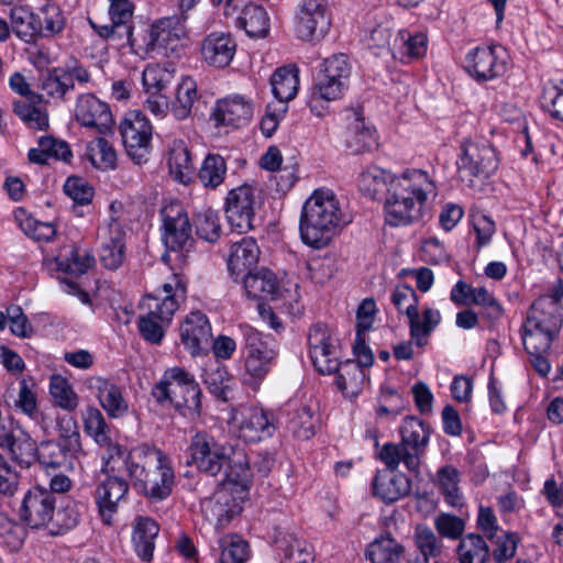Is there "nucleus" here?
<instances>
[{"label":"nucleus","mask_w":563,"mask_h":563,"mask_svg":"<svg viewBox=\"0 0 563 563\" xmlns=\"http://www.w3.org/2000/svg\"><path fill=\"white\" fill-rule=\"evenodd\" d=\"M189 451L200 472L217 476L224 471L225 479L241 487L251 482L250 460L239 443H220L207 432H198L191 438Z\"/></svg>","instance_id":"f257e3e1"},{"label":"nucleus","mask_w":563,"mask_h":563,"mask_svg":"<svg viewBox=\"0 0 563 563\" xmlns=\"http://www.w3.org/2000/svg\"><path fill=\"white\" fill-rule=\"evenodd\" d=\"M350 223L333 191L317 189L306 200L299 220V232L305 244L320 250Z\"/></svg>","instance_id":"f03ea898"},{"label":"nucleus","mask_w":563,"mask_h":563,"mask_svg":"<svg viewBox=\"0 0 563 563\" xmlns=\"http://www.w3.org/2000/svg\"><path fill=\"white\" fill-rule=\"evenodd\" d=\"M434 188L428 174L408 169L391 180L385 196V219L390 225H407L421 218L427 195Z\"/></svg>","instance_id":"7ed1b4c3"},{"label":"nucleus","mask_w":563,"mask_h":563,"mask_svg":"<svg viewBox=\"0 0 563 563\" xmlns=\"http://www.w3.org/2000/svg\"><path fill=\"white\" fill-rule=\"evenodd\" d=\"M562 320L558 307L548 298L537 299L527 312L521 325V339L528 354L549 353L558 336Z\"/></svg>","instance_id":"20e7f679"},{"label":"nucleus","mask_w":563,"mask_h":563,"mask_svg":"<svg viewBox=\"0 0 563 563\" xmlns=\"http://www.w3.org/2000/svg\"><path fill=\"white\" fill-rule=\"evenodd\" d=\"M390 300L398 312L406 314L411 340L417 346H424L429 335L441 321L440 311L426 307L420 314L418 309V296L415 289L406 284H400L395 287Z\"/></svg>","instance_id":"39448f33"},{"label":"nucleus","mask_w":563,"mask_h":563,"mask_svg":"<svg viewBox=\"0 0 563 563\" xmlns=\"http://www.w3.org/2000/svg\"><path fill=\"white\" fill-rule=\"evenodd\" d=\"M143 495L151 501L167 499L175 485V474L168 456L156 446L143 445Z\"/></svg>","instance_id":"423d86ee"},{"label":"nucleus","mask_w":563,"mask_h":563,"mask_svg":"<svg viewBox=\"0 0 563 563\" xmlns=\"http://www.w3.org/2000/svg\"><path fill=\"white\" fill-rule=\"evenodd\" d=\"M186 37V26L177 15L155 20L148 27L143 58H164L178 51Z\"/></svg>","instance_id":"0eeeda50"},{"label":"nucleus","mask_w":563,"mask_h":563,"mask_svg":"<svg viewBox=\"0 0 563 563\" xmlns=\"http://www.w3.org/2000/svg\"><path fill=\"white\" fill-rule=\"evenodd\" d=\"M457 161L460 179L468 187H474L475 178H487L498 167L495 148L487 143L464 142Z\"/></svg>","instance_id":"6e6552de"},{"label":"nucleus","mask_w":563,"mask_h":563,"mask_svg":"<svg viewBox=\"0 0 563 563\" xmlns=\"http://www.w3.org/2000/svg\"><path fill=\"white\" fill-rule=\"evenodd\" d=\"M243 285L250 298L258 300L280 298L285 301V305L289 303L290 308L295 310L294 313H300L302 310V307L298 303V285H294V292L289 289L283 290L276 275L267 268L252 269L245 273Z\"/></svg>","instance_id":"1a4fd4ad"},{"label":"nucleus","mask_w":563,"mask_h":563,"mask_svg":"<svg viewBox=\"0 0 563 563\" xmlns=\"http://www.w3.org/2000/svg\"><path fill=\"white\" fill-rule=\"evenodd\" d=\"M143 340L159 344L169 328L176 312V303L172 298H159L155 294L143 295Z\"/></svg>","instance_id":"9d476101"},{"label":"nucleus","mask_w":563,"mask_h":563,"mask_svg":"<svg viewBox=\"0 0 563 563\" xmlns=\"http://www.w3.org/2000/svg\"><path fill=\"white\" fill-rule=\"evenodd\" d=\"M246 347L245 373L253 383L261 382L271 371L277 351L263 341L262 334L254 328L245 325L242 328Z\"/></svg>","instance_id":"9b49d317"},{"label":"nucleus","mask_w":563,"mask_h":563,"mask_svg":"<svg viewBox=\"0 0 563 563\" xmlns=\"http://www.w3.org/2000/svg\"><path fill=\"white\" fill-rule=\"evenodd\" d=\"M257 206L256 189L252 186L242 185L231 189L225 199V214L232 229L238 233L252 230Z\"/></svg>","instance_id":"f8f14e48"},{"label":"nucleus","mask_w":563,"mask_h":563,"mask_svg":"<svg viewBox=\"0 0 563 563\" xmlns=\"http://www.w3.org/2000/svg\"><path fill=\"white\" fill-rule=\"evenodd\" d=\"M351 64L344 54H336L324 59L322 69L316 77L313 88L320 95L331 96L332 98L340 99L347 87L351 76Z\"/></svg>","instance_id":"ddd939ff"},{"label":"nucleus","mask_w":563,"mask_h":563,"mask_svg":"<svg viewBox=\"0 0 563 563\" xmlns=\"http://www.w3.org/2000/svg\"><path fill=\"white\" fill-rule=\"evenodd\" d=\"M327 0H302L296 23V33L302 41L322 38L330 29Z\"/></svg>","instance_id":"4468645a"},{"label":"nucleus","mask_w":563,"mask_h":563,"mask_svg":"<svg viewBox=\"0 0 563 563\" xmlns=\"http://www.w3.org/2000/svg\"><path fill=\"white\" fill-rule=\"evenodd\" d=\"M310 356L321 374H332L339 367V351L330 330L323 323L313 324L308 334Z\"/></svg>","instance_id":"2eb2a0df"},{"label":"nucleus","mask_w":563,"mask_h":563,"mask_svg":"<svg viewBox=\"0 0 563 563\" xmlns=\"http://www.w3.org/2000/svg\"><path fill=\"white\" fill-rule=\"evenodd\" d=\"M505 56L500 46L476 47L467 54L465 68L478 81L490 80L506 73Z\"/></svg>","instance_id":"dca6fc26"},{"label":"nucleus","mask_w":563,"mask_h":563,"mask_svg":"<svg viewBox=\"0 0 563 563\" xmlns=\"http://www.w3.org/2000/svg\"><path fill=\"white\" fill-rule=\"evenodd\" d=\"M55 503V496L48 489L33 487L22 500L21 519L33 529L46 527L52 521Z\"/></svg>","instance_id":"f3484780"},{"label":"nucleus","mask_w":563,"mask_h":563,"mask_svg":"<svg viewBox=\"0 0 563 563\" xmlns=\"http://www.w3.org/2000/svg\"><path fill=\"white\" fill-rule=\"evenodd\" d=\"M0 448L22 467H30L37 456V444L19 424L10 423L0 430Z\"/></svg>","instance_id":"a211bd4d"},{"label":"nucleus","mask_w":563,"mask_h":563,"mask_svg":"<svg viewBox=\"0 0 563 563\" xmlns=\"http://www.w3.org/2000/svg\"><path fill=\"white\" fill-rule=\"evenodd\" d=\"M163 225L165 229L164 241L172 250H184L191 245V225L183 206L172 202L165 206L162 211Z\"/></svg>","instance_id":"6ab92c4d"},{"label":"nucleus","mask_w":563,"mask_h":563,"mask_svg":"<svg viewBox=\"0 0 563 563\" xmlns=\"http://www.w3.org/2000/svg\"><path fill=\"white\" fill-rule=\"evenodd\" d=\"M76 120L87 128H93L103 133L111 129L113 118L108 103L91 93L78 97L75 108Z\"/></svg>","instance_id":"aec40b11"},{"label":"nucleus","mask_w":563,"mask_h":563,"mask_svg":"<svg viewBox=\"0 0 563 563\" xmlns=\"http://www.w3.org/2000/svg\"><path fill=\"white\" fill-rule=\"evenodd\" d=\"M166 378L170 379L172 404L176 408L198 410L200 408V388L194 377L183 368L173 367L166 371Z\"/></svg>","instance_id":"412c9836"},{"label":"nucleus","mask_w":563,"mask_h":563,"mask_svg":"<svg viewBox=\"0 0 563 563\" xmlns=\"http://www.w3.org/2000/svg\"><path fill=\"white\" fill-rule=\"evenodd\" d=\"M180 339L191 355L207 351L211 340L208 318L200 311L191 312L180 325Z\"/></svg>","instance_id":"4be33fe9"},{"label":"nucleus","mask_w":563,"mask_h":563,"mask_svg":"<svg viewBox=\"0 0 563 563\" xmlns=\"http://www.w3.org/2000/svg\"><path fill=\"white\" fill-rule=\"evenodd\" d=\"M200 508L205 518L216 528L227 526L239 511L232 493L225 487L219 488L212 496L202 499Z\"/></svg>","instance_id":"5701e85b"},{"label":"nucleus","mask_w":563,"mask_h":563,"mask_svg":"<svg viewBox=\"0 0 563 563\" xmlns=\"http://www.w3.org/2000/svg\"><path fill=\"white\" fill-rule=\"evenodd\" d=\"M236 51V43L229 33L213 32L201 42V57L210 66L224 68L230 65Z\"/></svg>","instance_id":"b1692460"},{"label":"nucleus","mask_w":563,"mask_h":563,"mask_svg":"<svg viewBox=\"0 0 563 563\" xmlns=\"http://www.w3.org/2000/svg\"><path fill=\"white\" fill-rule=\"evenodd\" d=\"M95 264V257L87 251H80L75 244H65L56 255L47 260L51 271L79 276L85 274Z\"/></svg>","instance_id":"393cba45"},{"label":"nucleus","mask_w":563,"mask_h":563,"mask_svg":"<svg viewBox=\"0 0 563 563\" xmlns=\"http://www.w3.org/2000/svg\"><path fill=\"white\" fill-rule=\"evenodd\" d=\"M212 115L217 125L241 128L252 119L253 110L243 97L234 96L218 101Z\"/></svg>","instance_id":"a878e982"},{"label":"nucleus","mask_w":563,"mask_h":563,"mask_svg":"<svg viewBox=\"0 0 563 563\" xmlns=\"http://www.w3.org/2000/svg\"><path fill=\"white\" fill-rule=\"evenodd\" d=\"M128 492V484L118 476H108L96 489V501L104 523L110 525L119 501Z\"/></svg>","instance_id":"bb28decb"},{"label":"nucleus","mask_w":563,"mask_h":563,"mask_svg":"<svg viewBox=\"0 0 563 563\" xmlns=\"http://www.w3.org/2000/svg\"><path fill=\"white\" fill-rule=\"evenodd\" d=\"M99 235L103 239L100 247V262L108 269H117L124 260V232L117 222L100 228Z\"/></svg>","instance_id":"cd10ccee"},{"label":"nucleus","mask_w":563,"mask_h":563,"mask_svg":"<svg viewBox=\"0 0 563 563\" xmlns=\"http://www.w3.org/2000/svg\"><path fill=\"white\" fill-rule=\"evenodd\" d=\"M275 429L272 412L262 408H251L243 413L239 435L245 441L255 442L272 437Z\"/></svg>","instance_id":"c85d7f7f"},{"label":"nucleus","mask_w":563,"mask_h":563,"mask_svg":"<svg viewBox=\"0 0 563 563\" xmlns=\"http://www.w3.org/2000/svg\"><path fill=\"white\" fill-rule=\"evenodd\" d=\"M81 453L82 451H68V444L66 443L48 440L41 442L38 445L36 461L46 470L60 468L66 471L73 468V461Z\"/></svg>","instance_id":"c756f323"},{"label":"nucleus","mask_w":563,"mask_h":563,"mask_svg":"<svg viewBox=\"0 0 563 563\" xmlns=\"http://www.w3.org/2000/svg\"><path fill=\"white\" fill-rule=\"evenodd\" d=\"M374 494L385 503H394L411 490L410 479L401 473L378 472L373 481Z\"/></svg>","instance_id":"7c9ffc66"},{"label":"nucleus","mask_w":563,"mask_h":563,"mask_svg":"<svg viewBox=\"0 0 563 563\" xmlns=\"http://www.w3.org/2000/svg\"><path fill=\"white\" fill-rule=\"evenodd\" d=\"M260 249L252 238H243L234 242L228 258V269L232 276H240L249 271L258 261Z\"/></svg>","instance_id":"2f4dec72"},{"label":"nucleus","mask_w":563,"mask_h":563,"mask_svg":"<svg viewBox=\"0 0 563 563\" xmlns=\"http://www.w3.org/2000/svg\"><path fill=\"white\" fill-rule=\"evenodd\" d=\"M119 131L126 155L134 162L141 164V111L129 110L124 113Z\"/></svg>","instance_id":"473e14b6"},{"label":"nucleus","mask_w":563,"mask_h":563,"mask_svg":"<svg viewBox=\"0 0 563 563\" xmlns=\"http://www.w3.org/2000/svg\"><path fill=\"white\" fill-rule=\"evenodd\" d=\"M236 26L243 29L251 37H262L268 33L269 19L263 7L255 3L243 4L235 13Z\"/></svg>","instance_id":"72a5a7b5"},{"label":"nucleus","mask_w":563,"mask_h":563,"mask_svg":"<svg viewBox=\"0 0 563 563\" xmlns=\"http://www.w3.org/2000/svg\"><path fill=\"white\" fill-rule=\"evenodd\" d=\"M10 21L13 32L25 43H31L41 33L40 16L27 4H15L10 10Z\"/></svg>","instance_id":"f704fd0d"},{"label":"nucleus","mask_w":563,"mask_h":563,"mask_svg":"<svg viewBox=\"0 0 563 563\" xmlns=\"http://www.w3.org/2000/svg\"><path fill=\"white\" fill-rule=\"evenodd\" d=\"M354 119L345 132V145L352 154L369 152L377 146L375 130L367 126L357 111L353 112Z\"/></svg>","instance_id":"c9c22d12"},{"label":"nucleus","mask_w":563,"mask_h":563,"mask_svg":"<svg viewBox=\"0 0 563 563\" xmlns=\"http://www.w3.org/2000/svg\"><path fill=\"white\" fill-rule=\"evenodd\" d=\"M169 173L172 177L184 185L190 183L195 167L190 152L183 140H175L169 150L168 158Z\"/></svg>","instance_id":"e433bc0d"},{"label":"nucleus","mask_w":563,"mask_h":563,"mask_svg":"<svg viewBox=\"0 0 563 563\" xmlns=\"http://www.w3.org/2000/svg\"><path fill=\"white\" fill-rule=\"evenodd\" d=\"M404 554V545L389 533L375 539L366 551V556L372 563H400Z\"/></svg>","instance_id":"4c0bfd02"},{"label":"nucleus","mask_w":563,"mask_h":563,"mask_svg":"<svg viewBox=\"0 0 563 563\" xmlns=\"http://www.w3.org/2000/svg\"><path fill=\"white\" fill-rule=\"evenodd\" d=\"M401 444L416 453L417 457L424 452L429 442V429L419 419L407 417L400 427Z\"/></svg>","instance_id":"58836bf2"},{"label":"nucleus","mask_w":563,"mask_h":563,"mask_svg":"<svg viewBox=\"0 0 563 563\" xmlns=\"http://www.w3.org/2000/svg\"><path fill=\"white\" fill-rule=\"evenodd\" d=\"M104 449V452L101 455L102 466L101 471L106 474L114 473L117 471L115 463L122 461L126 471V474L137 479V470L139 463L134 461L135 451L132 450L124 457L123 449L114 443L111 438L109 439V444L99 445Z\"/></svg>","instance_id":"ea45409f"},{"label":"nucleus","mask_w":563,"mask_h":563,"mask_svg":"<svg viewBox=\"0 0 563 563\" xmlns=\"http://www.w3.org/2000/svg\"><path fill=\"white\" fill-rule=\"evenodd\" d=\"M85 157L93 168L101 172L113 170L117 167V152L112 144L103 137L93 139L87 144Z\"/></svg>","instance_id":"a19ab883"},{"label":"nucleus","mask_w":563,"mask_h":563,"mask_svg":"<svg viewBox=\"0 0 563 563\" xmlns=\"http://www.w3.org/2000/svg\"><path fill=\"white\" fill-rule=\"evenodd\" d=\"M333 373H336L335 384L338 388L346 397H356L365 380V372L360 365L353 361L339 363V367Z\"/></svg>","instance_id":"79ce46f5"},{"label":"nucleus","mask_w":563,"mask_h":563,"mask_svg":"<svg viewBox=\"0 0 563 563\" xmlns=\"http://www.w3.org/2000/svg\"><path fill=\"white\" fill-rule=\"evenodd\" d=\"M298 84V69L295 67H280L271 78L273 93L280 102H288L296 97Z\"/></svg>","instance_id":"37998d69"},{"label":"nucleus","mask_w":563,"mask_h":563,"mask_svg":"<svg viewBox=\"0 0 563 563\" xmlns=\"http://www.w3.org/2000/svg\"><path fill=\"white\" fill-rule=\"evenodd\" d=\"M43 99L62 100L70 91L69 80L63 67H54L42 74L38 79Z\"/></svg>","instance_id":"c03bdc74"},{"label":"nucleus","mask_w":563,"mask_h":563,"mask_svg":"<svg viewBox=\"0 0 563 563\" xmlns=\"http://www.w3.org/2000/svg\"><path fill=\"white\" fill-rule=\"evenodd\" d=\"M379 459L385 463L390 472H395L400 462H404L410 472L418 473L419 471L420 459L417 457L416 453H411V451L405 448L401 443H386L379 452Z\"/></svg>","instance_id":"a18cd8bd"},{"label":"nucleus","mask_w":563,"mask_h":563,"mask_svg":"<svg viewBox=\"0 0 563 563\" xmlns=\"http://www.w3.org/2000/svg\"><path fill=\"white\" fill-rule=\"evenodd\" d=\"M109 15L111 22L124 34L128 44L133 52L135 40L133 38V26L131 25L134 5L130 0H109Z\"/></svg>","instance_id":"49530a36"},{"label":"nucleus","mask_w":563,"mask_h":563,"mask_svg":"<svg viewBox=\"0 0 563 563\" xmlns=\"http://www.w3.org/2000/svg\"><path fill=\"white\" fill-rule=\"evenodd\" d=\"M99 389L98 398L102 408L110 417L118 418L128 411V404L123 399L121 390L103 378H96Z\"/></svg>","instance_id":"de8ad7c7"},{"label":"nucleus","mask_w":563,"mask_h":563,"mask_svg":"<svg viewBox=\"0 0 563 563\" xmlns=\"http://www.w3.org/2000/svg\"><path fill=\"white\" fill-rule=\"evenodd\" d=\"M49 395L53 405L73 412L79 406V397L69 382L62 375H53L49 380Z\"/></svg>","instance_id":"09e8293b"},{"label":"nucleus","mask_w":563,"mask_h":563,"mask_svg":"<svg viewBox=\"0 0 563 563\" xmlns=\"http://www.w3.org/2000/svg\"><path fill=\"white\" fill-rule=\"evenodd\" d=\"M457 556L460 563H487L489 548L481 536L470 533L461 539Z\"/></svg>","instance_id":"8fccbe9b"},{"label":"nucleus","mask_w":563,"mask_h":563,"mask_svg":"<svg viewBox=\"0 0 563 563\" xmlns=\"http://www.w3.org/2000/svg\"><path fill=\"white\" fill-rule=\"evenodd\" d=\"M278 549L283 551V563H313L314 556L311 545L295 536H288L277 541Z\"/></svg>","instance_id":"3c124183"},{"label":"nucleus","mask_w":563,"mask_h":563,"mask_svg":"<svg viewBox=\"0 0 563 563\" xmlns=\"http://www.w3.org/2000/svg\"><path fill=\"white\" fill-rule=\"evenodd\" d=\"M81 419L84 423L85 433L90 437L96 444H109L110 428L101 411L96 407H87L82 413Z\"/></svg>","instance_id":"603ef678"},{"label":"nucleus","mask_w":563,"mask_h":563,"mask_svg":"<svg viewBox=\"0 0 563 563\" xmlns=\"http://www.w3.org/2000/svg\"><path fill=\"white\" fill-rule=\"evenodd\" d=\"M14 218L21 230L33 240L48 242L56 234L53 223L38 221L23 209H18Z\"/></svg>","instance_id":"864d4df0"},{"label":"nucleus","mask_w":563,"mask_h":563,"mask_svg":"<svg viewBox=\"0 0 563 563\" xmlns=\"http://www.w3.org/2000/svg\"><path fill=\"white\" fill-rule=\"evenodd\" d=\"M203 383L214 396L222 400H227V393L230 389L231 377L225 367L218 361L207 364L203 369Z\"/></svg>","instance_id":"5fc2aeb1"},{"label":"nucleus","mask_w":563,"mask_h":563,"mask_svg":"<svg viewBox=\"0 0 563 563\" xmlns=\"http://www.w3.org/2000/svg\"><path fill=\"white\" fill-rule=\"evenodd\" d=\"M225 175V159L219 154L207 155L198 173L202 185L212 189L223 183Z\"/></svg>","instance_id":"6e6d98bb"},{"label":"nucleus","mask_w":563,"mask_h":563,"mask_svg":"<svg viewBox=\"0 0 563 563\" xmlns=\"http://www.w3.org/2000/svg\"><path fill=\"white\" fill-rule=\"evenodd\" d=\"M196 98V81L190 77H184L177 87L176 101L173 106L174 115L178 120H183L189 117Z\"/></svg>","instance_id":"4d7b16f0"},{"label":"nucleus","mask_w":563,"mask_h":563,"mask_svg":"<svg viewBox=\"0 0 563 563\" xmlns=\"http://www.w3.org/2000/svg\"><path fill=\"white\" fill-rule=\"evenodd\" d=\"M55 428L58 441L68 444V451H82L79 428L75 417L69 413L57 415Z\"/></svg>","instance_id":"13d9d810"},{"label":"nucleus","mask_w":563,"mask_h":563,"mask_svg":"<svg viewBox=\"0 0 563 563\" xmlns=\"http://www.w3.org/2000/svg\"><path fill=\"white\" fill-rule=\"evenodd\" d=\"M27 100L13 102V112L30 128L45 130L48 126V114Z\"/></svg>","instance_id":"bf43d9fd"},{"label":"nucleus","mask_w":563,"mask_h":563,"mask_svg":"<svg viewBox=\"0 0 563 563\" xmlns=\"http://www.w3.org/2000/svg\"><path fill=\"white\" fill-rule=\"evenodd\" d=\"M221 563H244L249 556V544L239 536H225L219 540Z\"/></svg>","instance_id":"052dcab7"},{"label":"nucleus","mask_w":563,"mask_h":563,"mask_svg":"<svg viewBox=\"0 0 563 563\" xmlns=\"http://www.w3.org/2000/svg\"><path fill=\"white\" fill-rule=\"evenodd\" d=\"M396 178L397 176L388 170L378 166H369L361 173V185L369 194H378L383 189L387 190L391 180Z\"/></svg>","instance_id":"680f3d73"},{"label":"nucleus","mask_w":563,"mask_h":563,"mask_svg":"<svg viewBox=\"0 0 563 563\" xmlns=\"http://www.w3.org/2000/svg\"><path fill=\"white\" fill-rule=\"evenodd\" d=\"M195 225L197 235L207 242H216L220 238V219L218 214L210 209L197 213Z\"/></svg>","instance_id":"e2e57ef3"},{"label":"nucleus","mask_w":563,"mask_h":563,"mask_svg":"<svg viewBox=\"0 0 563 563\" xmlns=\"http://www.w3.org/2000/svg\"><path fill=\"white\" fill-rule=\"evenodd\" d=\"M172 75L159 65H148L143 70V88L146 92L156 95L164 93Z\"/></svg>","instance_id":"0e129e2a"},{"label":"nucleus","mask_w":563,"mask_h":563,"mask_svg":"<svg viewBox=\"0 0 563 563\" xmlns=\"http://www.w3.org/2000/svg\"><path fill=\"white\" fill-rule=\"evenodd\" d=\"M479 306L483 309V317L496 321L503 316V308L497 299L484 287L475 288L471 305Z\"/></svg>","instance_id":"69168bd1"},{"label":"nucleus","mask_w":563,"mask_h":563,"mask_svg":"<svg viewBox=\"0 0 563 563\" xmlns=\"http://www.w3.org/2000/svg\"><path fill=\"white\" fill-rule=\"evenodd\" d=\"M80 520V514L74 504H67L57 510L54 509L52 521V532L64 533L75 528Z\"/></svg>","instance_id":"338daca9"},{"label":"nucleus","mask_w":563,"mask_h":563,"mask_svg":"<svg viewBox=\"0 0 563 563\" xmlns=\"http://www.w3.org/2000/svg\"><path fill=\"white\" fill-rule=\"evenodd\" d=\"M64 192L76 203L88 205L93 197V189L81 177H68L64 184Z\"/></svg>","instance_id":"774afa93"}]
</instances>
